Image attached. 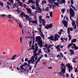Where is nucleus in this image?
Returning <instances> with one entry per match:
<instances>
[{
	"label": "nucleus",
	"instance_id": "f257e3e1",
	"mask_svg": "<svg viewBox=\"0 0 78 78\" xmlns=\"http://www.w3.org/2000/svg\"><path fill=\"white\" fill-rule=\"evenodd\" d=\"M34 39H36V42L37 41L38 45L41 47H42L43 44H42V40H41V37L40 36H36V38H34Z\"/></svg>",
	"mask_w": 78,
	"mask_h": 78
},
{
	"label": "nucleus",
	"instance_id": "f03ea898",
	"mask_svg": "<svg viewBox=\"0 0 78 78\" xmlns=\"http://www.w3.org/2000/svg\"><path fill=\"white\" fill-rule=\"evenodd\" d=\"M45 20H43L42 21V23L43 26H44L45 28L46 29H49V28H52V27H53V24H46V26H45Z\"/></svg>",
	"mask_w": 78,
	"mask_h": 78
},
{
	"label": "nucleus",
	"instance_id": "7ed1b4c3",
	"mask_svg": "<svg viewBox=\"0 0 78 78\" xmlns=\"http://www.w3.org/2000/svg\"><path fill=\"white\" fill-rule=\"evenodd\" d=\"M69 11L70 15L69 16V18L72 21H73V20L72 19V17H73V16H74V15H75V12L72 8L69 9Z\"/></svg>",
	"mask_w": 78,
	"mask_h": 78
},
{
	"label": "nucleus",
	"instance_id": "20e7f679",
	"mask_svg": "<svg viewBox=\"0 0 78 78\" xmlns=\"http://www.w3.org/2000/svg\"><path fill=\"white\" fill-rule=\"evenodd\" d=\"M61 71L60 72L58 73V75H60V76H62V75H64V73H66V69H62L60 70Z\"/></svg>",
	"mask_w": 78,
	"mask_h": 78
},
{
	"label": "nucleus",
	"instance_id": "39448f33",
	"mask_svg": "<svg viewBox=\"0 0 78 78\" xmlns=\"http://www.w3.org/2000/svg\"><path fill=\"white\" fill-rule=\"evenodd\" d=\"M24 64L23 65H22L20 66V67L21 69H22V70H24V72L26 71V69H23V67H25V66H27V62H24Z\"/></svg>",
	"mask_w": 78,
	"mask_h": 78
},
{
	"label": "nucleus",
	"instance_id": "423d86ee",
	"mask_svg": "<svg viewBox=\"0 0 78 78\" xmlns=\"http://www.w3.org/2000/svg\"><path fill=\"white\" fill-rule=\"evenodd\" d=\"M68 22L66 21V20H63L62 22V23L64 25V27L67 28V26H68V24H67Z\"/></svg>",
	"mask_w": 78,
	"mask_h": 78
},
{
	"label": "nucleus",
	"instance_id": "0eeeda50",
	"mask_svg": "<svg viewBox=\"0 0 78 78\" xmlns=\"http://www.w3.org/2000/svg\"><path fill=\"white\" fill-rule=\"evenodd\" d=\"M42 16H39V22L40 24L42 23V21L44 20V19H42Z\"/></svg>",
	"mask_w": 78,
	"mask_h": 78
},
{
	"label": "nucleus",
	"instance_id": "6e6552de",
	"mask_svg": "<svg viewBox=\"0 0 78 78\" xmlns=\"http://www.w3.org/2000/svg\"><path fill=\"white\" fill-rule=\"evenodd\" d=\"M53 38H55V37L53 35H51L50 37H48L47 39H50L51 41H53Z\"/></svg>",
	"mask_w": 78,
	"mask_h": 78
},
{
	"label": "nucleus",
	"instance_id": "1a4fd4ad",
	"mask_svg": "<svg viewBox=\"0 0 78 78\" xmlns=\"http://www.w3.org/2000/svg\"><path fill=\"white\" fill-rule=\"evenodd\" d=\"M67 33H70V31H73V28L72 27H69L67 29Z\"/></svg>",
	"mask_w": 78,
	"mask_h": 78
},
{
	"label": "nucleus",
	"instance_id": "9d476101",
	"mask_svg": "<svg viewBox=\"0 0 78 78\" xmlns=\"http://www.w3.org/2000/svg\"><path fill=\"white\" fill-rule=\"evenodd\" d=\"M66 69V66H65V65H64V63H62L61 67V70H62V69Z\"/></svg>",
	"mask_w": 78,
	"mask_h": 78
},
{
	"label": "nucleus",
	"instance_id": "9b49d317",
	"mask_svg": "<svg viewBox=\"0 0 78 78\" xmlns=\"http://www.w3.org/2000/svg\"><path fill=\"white\" fill-rule=\"evenodd\" d=\"M30 3H32V4H34L35 3V2H33V0H29L27 4L28 5H29Z\"/></svg>",
	"mask_w": 78,
	"mask_h": 78
},
{
	"label": "nucleus",
	"instance_id": "f8f14e48",
	"mask_svg": "<svg viewBox=\"0 0 78 78\" xmlns=\"http://www.w3.org/2000/svg\"><path fill=\"white\" fill-rule=\"evenodd\" d=\"M55 37L54 39L53 38V41H54L56 42V41H58V37H57L55 34H54Z\"/></svg>",
	"mask_w": 78,
	"mask_h": 78
},
{
	"label": "nucleus",
	"instance_id": "ddd939ff",
	"mask_svg": "<svg viewBox=\"0 0 78 78\" xmlns=\"http://www.w3.org/2000/svg\"><path fill=\"white\" fill-rule=\"evenodd\" d=\"M24 17H26V20L27 21H28V19H30V16H28L27 15L25 14L24 15Z\"/></svg>",
	"mask_w": 78,
	"mask_h": 78
},
{
	"label": "nucleus",
	"instance_id": "4468645a",
	"mask_svg": "<svg viewBox=\"0 0 78 78\" xmlns=\"http://www.w3.org/2000/svg\"><path fill=\"white\" fill-rule=\"evenodd\" d=\"M30 60H31V61H32V64H33V63L35 61V60H34V56H32Z\"/></svg>",
	"mask_w": 78,
	"mask_h": 78
},
{
	"label": "nucleus",
	"instance_id": "2eb2a0df",
	"mask_svg": "<svg viewBox=\"0 0 78 78\" xmlns=\"http://www.w3.org/2000/svg\"><path fill=\"white\" fill-rule=\"evenodd\" d=\"M74 43H71L69 44H68L67 46V48L68 49H69V48H70V47H71L73 45Z\"/></svg>",
	"mask_w": 78,
	"mask_h": 78
},
{
	"label": "nucleus",
	"instance_id": "dca6fc26",
	"mask_svg": "<svg viewBox=\"0 0 78 78\" xmlns=\"http://www.w3.org/2000/svg\"><path fill=\"white\" fill-rule=\"evenodd\" d=\"M76 38H73V39H72L71 41V42L72 43V44H73V43H74L75 42H76Z\"/></svg>",
	"mask_w": 78,
	"mask_h": 78
},
{
	"label": "nucleus",
	"instance_id": "f3484780",
	"mask_svg": "<svg viewBox=\"0 0 78 78\" xmlns=\"http://www.w3.org/2000/svg\"><path fill=\"white\" fill-rule=\"evenodd\" d=\"M73 45L74 46V48L75 50H78V46H76V44L75 43H74Z\"/></svg>",
	"mask_w": 78,
	"mask_h": 78
},
{
	"label": "nucleus",
	"instance_id": "a211bd4d",
	"mask_svg": "<svg viewBox=\"0 0 78 78\" xmlns=\"http://www.w3.org/2000/svg\"><path fill=\"white\" fill-rule=\"evenodd\" d=\"M35 3V5L36 6H39V1L38 0H36Z\"/></svg>",
	"mask_w": 78,
	"mask_h": 78
},
{
	"label": "nucleus",
	"instance_id": "6ab92c4d",
	"mask_svg": "<svg viewBox=\"0 0 78 78\" xmlns=\"http://www.w3.org/2000/svg\"><path fill=\"white\" fill-rule=\"evenodd\" d=\"M20 15L21 16V17L23 18V16H24V15H25V14L24 13V12H22L20 14Z\"/></svg>",
	"mask_w": 78,
	"mask_h": 78
},
{
	"label": "nucleus",
	"instance_id": "aec40b11",
	"mask_svg": "<svg viewBox=\"0 0 78 78\" xmlns=\"http://www.w3.org/2000/svg\"><path fill=\"white\" fill-rule=\"evenodd\" d=\"M71 7H72V8H73V9H74L75 11H77L76 9H75V7L74 6H73L72 4H71L70 5V6L69 7V8H71Z\"/></svg>",
	"mask_w": 78,
	"mask_h": 78
},
{
	"label": "nucleus",
	"instance_id": "412c9836",
	"mask_svg": "<svg viewBox=\"0 0 78 78\" xmlns=\"http://www.w3.org/2000/svg\"><path fill=\"white\" fill-rule=\"evenodd\" d=\"M68 69H69V72L70 73L72 70H73V67H72V66H71L69 68H68Z\"/></svg>",
	"mask_w": 78,
	"mask_h": 78
},
{
	"label": "nucleus",
	"instance_id": "4be33fe9",
	"mask_svg": "<svg viewBox=\"0 0 78 78\" xmlns=\"http://www.w3.org/2000/svg\"><path fill=\"white\" fill-rule=\"evenodd\" d=\"M16 56H17V55L16 54L14 55L13 56H12V58H11V59H12L13 60H14L15 59H16V58H15L16 57Z\"/></svg>",
	"mask_w": 78,
	"mask_h": 78
},
{
	"label": "nucleus",
	"instance_id": "5701e85b",
	"mask_svg": "<svg viewBox=\"0 0 78 78\" xmlns=\"http://www.w3.org/2000/svg\"><path fill=\"white\" fill-rule=\"evenodd\" d=\"M60 46H59V47H58L56 49H57V52H58L59 53V52L61 51V49H60Z\"/></svg>",
	"mask_w": 78,
	"mask_h": 78
},
{
	"label": "nucleus",
	"instance_id": "b1692460",
	"mask_svg": "<svg viewBox=\"0 0 78 78\" xmlns=\"http://www.w3.org/2000/svg\"><path fill=\"white\" fill-rule=\"evenodd\" d=\"M54 3V5H55L57 6H58V7H59V6H60V5H59V3L58 2L57 3V2H55Z\"/></svg>",
	"mask_w": 78,
	"mask_h": 78
},
{
	"label": "nucleus",
	"instance_id": "393cba45",
	"mask_svg": "<svg viewBox=\"0 0 78 78\" xmlns=\"http://www.w3.org/2000/svg\"><path fill=\"white\" fill-rule=\"evenodd\" d=\"M68 34H69L68 35V37L69 38V41H70V40H71L72 37H71V36H70V33H68Z\"/></svg>",
	"mask_w": 78,
	"mask_h": 78
},
{
	"label": "nucleus",
	"instance_id": "a878e982",
	"mask_svg": "<svg viewBox=\"0 0 78 78\" xmlns=\"http://www.w3.org/2000/svg\"><path fill=\"white\" fill-rule=\"evenodd\" d=\"M66 67H67L68 68L70 67L71 66H70V65L69 63L66 64Z\"/></svg>",
	"mask_w": 78,
	"mask_h": 78
},
{
	"label": "nucleus",
	"instance_id": "bb28decb",
	"mask_svg": "<svg viewBox=\"0 0 78 78\" xmlns=\"http://www.w3.org/2000/svg\"><path fill=\"white\" fill-rule=\"evenodd\" d=\"M31 22L32 23H35L36 24H37V21H35V20L32 21Z\"/></svg>",
	"mask_w": 78,
	"mask_h": 78
},
{
	"label": "nucleus",
	"instance_id": "cd10ccee",
	"mask_svg": "<svg viewBox=\"0 0 78 78\" xmlns=\"http://www.w3.org/2000/svg\"><path fill=\"white\" fill-rule=\"evenodd\" d=\"M77 58V57H76L75 58H74L73 59V60H72V62H73L76 63V61H75V59H76Z\"/></svg>",
	"mask_w": 78,
	"mask_h": 78
},
{
	"label": "nucleus",
	"instance_id": "c85d7f7f",
	"mask_svg": "<svg viewBox=\"0 0 78 78\" xmlns=\"http://www.w3.org/2000/svg\"><path fill=\"white\" fill-rule=\"evenodd\" d=\"M65 16H66V21L67 22H69V17H68V16H67L66 15Z\"/></svg>",
	"mask_w": 78,
	"mask_h": 78
},
{
	"label": "nucleus",
	"instance_id": "c756f323",
	"mask_svg": "<svg viewBox=\"0 0 78 78\" xmlns=\"http://www.w3.org/2000/svg\"><path fill=\"white\" fill-rule=\"evenodd\" d=\"M48 2H49V3L50 4H51V3H53V2H52V1H53V0H48Z\"/></svg>",
	"mask_w": 78,
	"mask_h": 78
},
{
	"label": "nucleus",
	"instance_id": "7c9ffc66",
	"mask_svg": "<svg viewBox=\"0 0 78 78\" xmlns=\"http://www.w3.org/2000/svg\"><path fill=\"white\" fill-rule=\"evenodd\" d=\"M27 11L29 13H31V10L29 9H27Z\"/></svg>",
	"mask_w": 78,
	"mask_h": 78
},
{
	"label": "nucleus",
	"instance_id": "2f4dec72",
	"mask_svg": "<svg viewBox=\"0 0 78 78\" xmlns=\"http://www.w3.org/2000/svg\"><path fill=\"white\" fill-rule=\"evenodd\" d=\"M35 51H37L38 50V46H35Z\"/></svg>",
	"mask_w": 78,
	"mask_h": 78
},
{
	"label": "nucleus",
	"instance_id": "473e14b6",
	"mask_svg": "<svg viewBox=\"0 0 78 78\" xmlns=\"http://www.w3.org/2000/svg\"><path fill=\"white\" fill-rule=\"evenodd\" d=\"M72 21H73V22L72 23V26H73L74 25H76V24H75V22L73 21V20Z\"/></svg>",
	"mask_w": 78,
	"mask_h": 78
},
{
	"label": "nucleus",
	"instance_id": "72a5a7b5",
	"mask_svg": "<svg viewBox=\"0 0 78 78\" xmlns=\"http://www.w3.org/2000/svg\"><path fill=\"white\" fill-rule=\"evenodd\" d=\"M17 23H18L20 27V28H22V25H21V23H19L17 22Z\"/></svg>",
	"mask_w": 78,
	"mask_h": 78
},
{
	"label": "nucleus",
	"instance_id": "f704fd0d",
	"mask_svg": "<svg viewBox=\"0 0 78 78\" xmlns=\"http://www.w3.org/2000/svg\"><path fill=\"white\" fill-rule=\"evenodd\" d=\"M40 35L42 37L43 39H44L45 38V37L44 36V34H40Z\"/></svg>",
	"mask_w": 78,
	"mask_h": 78
},
{
	"label": "nucleus",
	"instance_id": "c9c22d12",
	"mask_svg": "<svg viewBox=\"0 0 78 78\" xmlns=\"http://www.w3.org/2000/svg\"><path fill=\"white\" fill-rule=\"evenodd\" d=\"M63 3L64 4H65L66 3V0H62V4Z\"/></svg>",
	"mask_w": 78,
	"mask_h": 78
},
{
	"label": "nucleus",
	"instance_id": "e433bc0d",
	"mask_svg": "<svg viewBox=\"0 0 78 78\" xmlns=\"http://www.w3.org/2000/svg\"><path fill=\"white\" fill-rule=\"evenodd\" d=\"M50 16L51 17H52V11L49 12Z\"/></svg>",
	"mask_w": 78,
	"mask_h": 78
},
{
	"label": "nucleus",
	"instance_id": "4c0bfd02",
	"mask_svg": "<svg viewBox=\"0 0 78 78\" xmlns=\"http://www.w3.org/2000/svg\"><path fill=\"white\" fill-rule=\"evenodd\" d=\"M31 49H32V50H34L35 49V48H34V45H32V46Z\"/></svg>",
	"mask_w": 78,
	"mask_h": 78
},
{
	"label": "nucleus",
	"instance_id": "58836bf2",
	"mask_svg": "<svg viewBox=\"0 0 78 78\" xmlns=\"http://www.w3.org/2000/svg\"><path fill=\"white\" fill-rule=\"evenodd\" d=\"M61 12L62 13H64V12H65V9H62Z\"/></svg>",
	"mask_w": 78,
	"mask_h": 78
},
{
	"label": "nucleus",
	"instance_id": "ea45409f",
	"mask_svg": "<svg viewBox=\"0 0 78 78\" xmlns=\"http://www.w3.org/2000/svg\"><path fill=\"white\" fill-rule=\"evenodd\" d=\"M10 3L11 5V4L12 3V5H13V3H14V1L13 0H11L10 1Z\"/></svg>",
	"mask_w": 78,
	"mask_h": 78
},
{
	"label": "nucleus",
	"instance_id": "a19ab883",
	"mask_svg": "<svg viewBox=\"0 0 78 78\" xmlns=\"http://www.w3.org/2000/svg\"><path fill=\"white\" fill-rule=\"evenodd\" d=\"M73 27V29H74V30H75V29L76 28V24H75Z\"/></svg>",
	"mask_w": 78,
	"mask_h": 78
},
{
	"label": "nucleus",
	"instance_id": "79ce46f5",
	"mask_svg": "<svg viewBox=\"0 0 78 78\" xmlns=\"http://www.w3.org/2000/svg\"><path fill=\"white\" fill-rule=\"evenodd\" d=\"M38 62L37 61L35 62V65L34 66V68H36V65H37V64Z\"/></svg>",
	"mask_w": 78,
	"mask_h": 78
},
{
	"label": "nucleus",
	"instance_id": "37998d69",
	"mask_svg": "<svg viewBox=\"0 0 78 78\" xmlns=\"http://www.w3.org/2000/svg\"><path fill=\"white\" fill-rule=\"evenodd\" d=\"M60 40H61V41H62V42H64V38H63V37H61L60 38Z\"/></svg>",
	"mask_w": 78,
	"mask_h": 78
},
{
	"label": "nucleus",
	"instance_id": "c03bdc74",
	"mask_svg": "<svg viewBox=\"0 0 78 78\" xmlns=\"http://www.w3.org/2000/svg\"><path fill=\"white\" fill-rule=\"evenodd\" d=\"M29 20V24H30V23H31V18H29V19L28 20Z\"/></svg>",
	"mask_w": 78,
	"mask_h": 78
},
{
	"label": "nucleus",
	"instance_id": "a18cd8bd",
	"mask_svg": "<svg viewBox=\"0 0 78 78\" xmlns=\"http://www.w3.org/2000/svg\"><path fill=\"white\" fill-rule=\"evenodd\" d=\"M4 5L3 2H0V5L1 6H3Z\"/></svg>",
	"mask_w": 78,
	"mask_h": 78
},
{
	"label": "nucleus",
	"instance_id": "49530a36",
	"mask_svg": "<svg viewBox=\"0 0 78 78\" xmlns=\"http://www.w3.org/2000/svg\"><path fill=\"white\" fill-rule=\"evenodd\" d=\"M32 62V61L31 60H29L27 61V62H28V64H30L31 63V62Z\"/></svg>",
	"mask_w": 78,
	"mask_h": 78
},
{
	"label": "nucleus",
	"instance_id": "de8ad7c7",
	"mask_svg": "<svg viewBox=\"0 0 78 78\" xmlns=\"http://www.w3.org/2000/svg\"><path fill=\"white\" fill-rule=\"evenodd\" d=\"M31 7H32V9H35V7L34 6V5H32Z\"/></svg>",
	"mask_w": 78,
	"mask_h": 78
},
{
	"label": "nucleus",
	"instance_id": "09e8293b",
	"mask_svg": "<svg viewBox=\"0 0 78 78\" xmlns=\"http://www.w3.org/2000/svg\"><path fill=\"white\" fill-rule=\"evenodd\" d=\"M59 46H61V44L58 45L57 46H55V48L57 49L58 47H59Z\"/></svg>",
	"mask_w": 78,
	"mask_h": 78
},
{
	"label": "nucleus",
	"instance_id": "8fccbe9b",
	"mask_svg": "<svg viewBox=\"0 0 78 78\" xmlns=\"http://www.w3.org/2000/svg\"><path fill=\"white\" fill-rule=\"evenodd\" d=\"M1 16H2V17H5V16H6V17H7V16H8V15H4V14H2L1 15Z\"/></svg>",
	"mask_w": 78,
	"mask_h": 78
},
{
	"label": "nucleus",
	"instance_id": "3c124183",
	"mask_svg": "<svg viewBox=\"0 0 78 78\" xmlns=\"http://www.w3.org/2000/svg\"><path fill=\"white\" fill-rule=\"evenodd\" d=\"M44 45L45 46H43V47H48V44H44Z\"/></svg>",
	"mask_w": 78,
	"mask_h": 78
},
{
	"label": "nucleus",
	"instance_id": "603ef678",
	"mask_svg": "<svg viewBox=\"0 0 78 78\" xmlns=\"http://www.w3.org/2000/svg\"><path fill=\"white\" fill-rule=\"evenodd\" d=\"M71 4L72 5L73 4V0H70Z\"/></svg>",
	"mask_w": 78,
	"mask_h": 78
},
{
	"label": "nucleus",
	"instance_id": "864d4df0",
	"mask_svg": "<svg viewBox=\"0 0 78 78\" xmlns=\"http://www.w3.org/2000/svg\"><path fill=\"white\" fill-rule=\"evenodd\" d=\"M37 56V53H36L34 54V57H36Z\"/></svg>",
	"mask_w": 78,
	"mask_h": 78
},
{
	"label": "nucleus",
	"instance_id": "5fc2aeb1",
	"mask_svg": "<svg viewBox=\"0 0 78 78\" xmlns=\"http://www.w3.org/2000/svg\"><path fill=\"white\" fill-rule=\"evenodd\" d=\"M22 37H20V42L21 43V44H22Z\"/></svg>",
	"mask_w": 78,
	"mask_h": 78
},
{
	"label": "nucleus",
	"instance_id": "6e6d98bb",
	"mask_svg": "<svg viewBox=\"0 0 78 78\" xmlns=\"http://www.w3.org/2000/svg\"><path fill=\"white\" fill-rule=\"evenodd\" d=\"M58 4H62V0H60L58 2Z\"/></svg>",
	"mask_w": 78,
	"mask_h": 78
},
{
	"label": "nucleus",
	"instance_id": "4d7b16f0",
	"mask_svg": "<svg viewBox=\"0 0 78 78\" xmlns=\"http://www.w3.org/2000/svg\"><path fill=\"white\" fill-rule=\"evenodd\" d=\"M48 10H49L48 8L47 7H46V9L45 8V11H48Z\"/></svg>",
	"mask_w": 78,
	"mask_h": 78
},
{
	"label": "nucleus",
	"instance_id": "13d9d810",
	"mask_svg": "<svg viewBox=\"0 0 78 78\" xmlns=\"http://www.w3.org/2000/svg\"><path fill=\"white\" fill-rule=\"evenodd\" d=\"M60 54L61 56V57L63 58V55H62V53L61 52H60Z\"/></svg>",
	"mask_w": 78,
	"mask_h": 78
},
{
	"label": "nucleus",
	"instance_id": "bf43d9fd",
	"mask_svg": "<svg viewBox=\"0 0 78 78\" xmlns=\"http://www.w3.org/2000/svg\"><path fill=\"white\" fill-rule=\"evenodd\" d=\"M16 11H17V12H20V9H17Z\"/></svg>",
	"mask_w": 78,
	"mask_h": 78
},
{
	"label": "nucleus",
	"instance_id": "052dcab7",
	"mask_svg": "<svg viewBox=\"0 0 78 78\" xmlns=\"http://www.w3.org/2000/svg\"><path fill=\"white\" fill-rule=\"evenodd\" d=\"M73 51H74V50H73V51L71 52V53H70V55H73V54L74 53Z\"/></svg>",
	"mask_w": 78,
	"mask_h": 78
},
{
	"label": "nucleus",
	"instance_id": "680f3d73",
	"mask_svg": "<svg viewBox=\"0 0 78 78\" xmlns=\"http://www.w3.org/2000/svg\"><path fill=\"white\" fill-rule=\"evenodd\" d=\"M55 34V35H56L57 37H58V38H59V35L57 34Z\"/></svg>",
	"mask_w": 78,
	"mask_h": 78
},
{
	"label": "nucleus",
	"instance_id": "e2e57ef3",
	"mask_svg": "<svg viewBox=\"0 0 78 78\" xmlns=\"http://www.w3.org/2000/svg\"><path fill=\"white\" fill-rule=\"evenodd\" d=\"M7 2V3L8 5V6H9L10 5H11V3L10 2Z\"/></svg>",
	"mask_w": 78,
	"mask_h": 78
},
{
	"label": "nucleus",
	"instance_id": "0e129e2a",
	"mask_svg": "<svg viewBox=\"0 0 78 78\" xmlns=\"http://www.w3.org/2000/svg\"><path fill=\"white\" fill-rule=\"evenodd\" d=\"M42 2H43V3H47V2H46V1H45V0H43V1H42Z\"/></svg>",
	"mask_w": 78,
	"mask_h": 78
},
{
	"label": "nucleus",
	"instance_id": "69168bd1",
	"mask_svg": "<svg viewBox=\"0 0 78 78\" xmlns=\"http://www.w3.org/2000/svg\"><path fill=\"white\" fill-rule=\"evenodd\" d=\"M76 69H75V72H78V70L77 69V68H76Z\"/></svg>",
	"mask_w": 78,
	"mask_h": 78
},
{
	"label": "nucleus",
	"instance_id": "338daca9",
	"mask_svg": "<svg viewBox=\"0 0 78 78\" xmlns=\"http://www.w3.org/2000/svg\"><path fill=\"white\" fill-rule=\"evenodd\" d=\"M58 34H59L60 35H61V34H62V32H59L58 33Z\"/></svg>",
	"mask_w": 78,
	"mask_h": 78
},
{
	"label": "nucleus",
	"instance_id": "774afa93",
	"mask_svg": "<svg viewBox=\"0 0 78 78\" xmlns=\"http://www.w3.org/2000/svg\"><path fill=\"white\" fill-rule=\"evenodd\" d=\"M13 6H15V7H16V6H17V5H16V4L15 3L13 5Z\"/></svg>",
	"mask_w": 78,
	"mask_h": 78
}]
</instances>
